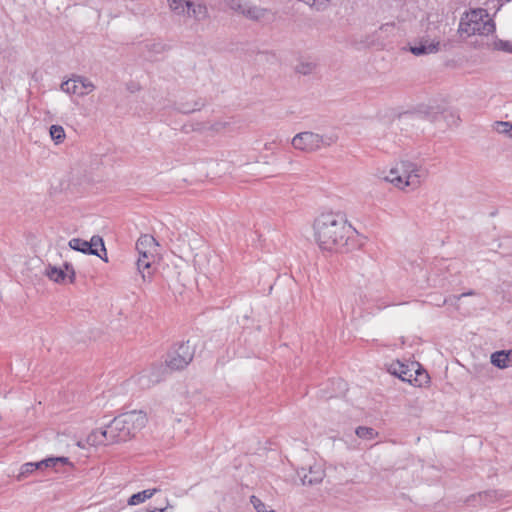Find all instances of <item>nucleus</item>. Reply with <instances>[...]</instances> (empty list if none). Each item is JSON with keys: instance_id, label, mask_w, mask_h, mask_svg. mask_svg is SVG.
<instances>
[{"instance_id": "obj_23", "label": "nucleus", "mask_w": 512, "mask_h": 512, "mask_svg": "<svg viewBox=\"0 0 512 512\" xmlns=\"http://www.w3.org/2000/svg\"><path fill=\"white\" fill-rule=\"evenodd\" d=\"M73 81L78 82L84 92L90 93L95 89V85L87 78L80 75H73Z\"/></svg>"}, {"instance_id": "obj_16", "label": "nucleus", "mask_w": 512, "mask_h": 512, "mask_svg": "<svg viewBox=\"0 0 512 512\" xmlns=\"http://www.w3.org/2000/svg\"><path fill=\"white\" fill-rule=\"evenodd\" d=\"M46 275L50 280L56 283L63 282L67 277V274L63 269L57 268L55 266H48L46 269Z\"/></svg>"}, {"instance_id": "obj_9", "label": "nucleus", "mask_w": 512, "mask_h": 512, "mask_svg": "<svg viewBox=\"0 0 512 512\" xmlns=\"http://www.w3.org/2000/svg\"><path fill=\"white\" fill-rule=\"evenodd\" d=\"M68 246L75 251L82 252L88 255H96L105 262H108V259L104 258L103 255L99 253V250L91 249V244H89V241L83 240L81 238H72L69 240Z\"/></svg>"}, {"instance_id": "obj_35", "label": "nucleus", "mask_w": 512, "mask_h": 512, "mask_svg": "<svg viewBox=\"0 0 512 512\" xmlns=\"http://www.w3.org/2000/svg\"><path fill=\"white\" fill-rule=\"evenodd\" d=\"M144 512H166V508L147 507Z\"/></svg>"}, {"instance_id": "obj_13", "label": "nucleus", "mask_w": 512, "mask_h": 512, "mask_svg": "<svg viewBox=\"0 0 512 512\" xmlns=\"http://www.w3.org/2000/svg\"><path fill=\"white\" fill-rule=\"evenodd\" d=\"M154 261V254L152 253H144L139 254L138 260H137V269L141 273L143 280L146 279V277L151 276V264Z\"/></svg>"}, {"instance_id": "obj_24", "label": "nucleus", "mask_w": 512, "mask_h": 512, "mask_svg": "<svg viewBox=\"0 0 512 512\" xmlns=\"http://www.w3.org/2000/svg\"><path fill=\"white\" fill-rule=\"evenodd\" d=\"M492 48L497 51L512 53V42L507 40L496 39L492 43Z\"/></svg>"}, {"instance_id": "obj_25", "label": "nucleus", "mask_w": 512, "mask_h": 512, "mask_svg": "<svg viewBox=\"0 0 512 512\" xmlns=\"http://www.w3.org/2000/svg\"><path fill=\"white\" fill-rule=\"evenodd\" d=\"M406 366L407 365L397 360L389 365L388 372L399 378L402 377V373H404V369H406Z\"/></svg>"}, {"instance_id": "obj_2", "label": "nucleus", "mask_w": 512, "mask_h": 512, "mask_svg": "<svg viewBox=\"0 0 512 512\" xmlns=\"http://www.w3.org/2000/svg\"><path fill=\"white\" fill-rule=\"evenodd\" d=\"M146 414L143 411H129L116 416L105 428L92 431L87 441L91 445H108L126 442L145 427Z\"/></svg>"}, {"instance_id": "obj_19", "label": "nucleus", "mask_w": 512, "mask_h": 512, "mask_svg": "<svg viewBox=\"0 0 512 512\" xmlns=\"http://www.w3.org/2000/svg\"><path fill=\"white\" fill-rule=\"evenodd\" d=\"M49 134L55 144H61L66 137L65 130L61 125H52Z\"/></svg>"}, {"instance_id": "obj_36", "label": "nucleus", "mask_w": 512, "mask_h": 512, "mask_svg": "<svg viewBox=\"0 0 512 512\" xmlns=\"http://www.w3.org/2000/svg\"><path fill=\"white\" fill-rule=\"evenodd\" d=\"M474 291H469V292H466V293H462L458 298L460 299L461 297H465V296H469V295H474Z\"/></svg>"}, {"instance_id": "obj_32", "label": "nucleus", "mask_w": 512, "mask_h": 512, "mask_svg": "<svg viewBox=\"0 0 512 512\" xmlns=\"http://www.w3.org/2000/svg\"><path fill=\"white\" fill-rule=\"evenodd\" d=\"M33 466L36 470H44L48 469V467H51V464L48 461V458H46L38 462H33Z\"/></svg>"}, {"instance_id": "obj_12", "label": "nucleus", "mask_w": 512, "mask_h": 512, "mask_svg": "<svg viewBox=\"0 0 512 512\" xmlns=\"http://www.w3.org/2000/svg\"><path fill=\"white\" fill-rule=\"evenodd\" d=\"M157 242L151 235H142L136 242V250L138 254L152 253L156 251Z\"/></svg>"}, {"instance_id": "obj_3", "label": "nucleus", "mask_w": 512, "mask_h": 512, "mask_svg": "<svg viewBox=\"0 0 512 512\" xmlns=\"http://www.w3.org/2000/svg\"><path fill=\"white\" fill-rule=\"evenodd\" d=\"M460 30L467 35L488 36L496 30L494 20L489 16L487 9L477 8L467 12L460 21Z\"/></svg>"}, {"instance_id": "obj_14", "label": "nucleus", "mask_w": 512, "mask_h": 512, "mask_svg": "<svg viewBox=\"0 0 512 512\" xmlns=\"http://www.w3.org/2000/svg\"><path fill=\"white\" fill-rule=\"evenodd\" d=\"M185 6L187 8V15L192 16L196 19L205 17L207 9L200 3H195L192 0H185Z\"/></svg>"}, {"instance_id": "obj_31", "label": "nucleus", "mask_w": 512, "mask_h": 512, "mask_svg": "<svg viewBox=\"0 0 512 512\" xmlns=\"http://www.w3.org/2000/svg\"><path fill=\"white\" fill-rule=\"evenodd\" d=\"M64 271L67 274V277L69 278L70 283H73L75 281V270L73 268V265L71 263L65 262L64 263Z\"/></svg>"}, {"instance_id": "obj_38", "label": "nucleus", "mask_w": 512, "mask_h": 512, "mask_svg": "<svg viewBox=\"0 0 512 512\" xmlns=\"http://www.w3.org/2000/svg\"><path fill=\"white\" fill-rule=\"evenodd\" d=\"M339 385H342L343 387H345L346 384L342 380H339Z\"/></svg>"}, {"instance_id": "obj_1", "label": "nucleus", "mask_w": 512, "mask_h": 512, "mask_svg": "<svg viewBox=\"0 0 512 512\" xmlns=\"http://www.w3.org/2000/svg\"><path fill=\"white\" fill-rule=\"evenodd\" d=\"M315 238L322 250L348 253L357 247V231L341 213H323L314 222Z\"/></svg>"}, {"instance_id": "obj_37", "label": "nucleus", "mask_w": 512, "mask_h": 512, "mask_svg": "<svg viewBox=\"0 0 512 512\" xmlns=\"http://www.w3.org/2000/svg\"><path fill=\"white\" fill-rule=\"evenodd\" d=\"M59 467H60V464L55 462V467H48V468L53 469L55 472H60Z\"/></svg>"}, {"instance_id": "obj_29", "label": "nucleus", "mask_w": 512, "mask_h": 512, "mask_svg": "<svg viewBox=\"0 0 512 512\" xmlns=\"http://www.w3.org/2000/svg\"><path fill=\"white\" fill-rule=\"evenodd\" d=\"M48 461L51 464V467H55V462L59 463L60 466H71L73 467V464L70 462L68 457L59 456V457H48Z\"/></svg>"}, {"instance_id": "obj_30", "label": "nucleus", "mask_w": 512, "mask_h": 512, "mask_svg": "<svg viewBox=\"0 0 512 512\" xmlns=\"http://www.w3.org/2000/svg\"><path fill=\"white\" fill-rule=\"evenodd\" d=\"M34 471H36V469L33 466V462L25 463L21 466L18 478L21 479V478L33 473Z\"/></svg>"}, {"instance_id": "obj_20", "label": "nucleus", "mask_w": 512, "mask_h": 512, "mask_svg": "<svg viewBox=\"0 0 512 512\" xmlns=\"http://www.w3.org/2000/svg\"><path fill=\"white\" fill-rule=\"evenodd\" d=\"M204 106H205V101L202 99H199V100L195 101V103L193 105H190L188 103L179 104L178 110L181 113L188 114V113H192L194 111H198Z\"/></svg>"}, {"instance_id": "obj_22", "label": "nucleus", "mask_w": 512, "mask_h": 512, "mask_svg": "<svg viewBox=\"0 0 512 512\" xmlns=\"http://www.w3.org/2000/svg\"><path fill=\"white\" fill-rule=\"evenodd\" d=\"M493 128L500 134L507 135L512 138V123L506 121H496L493 124Z\"/></svg>"}, {"instance_id": "obj_6", "label": "nucleus", "mask_w": 512, "mask_h": 512, "mask_svg": "<svg viewBox=\"0 0 512 512\" xmlns=\"http://www.w3.org/2000/svg\"><path fill=\"white\" fill-rule=\"evenodd\" d=\"M195 348L190 341L181 342L171 348L165 360L166 367L172 371L186 368L193 360Z\"/></svg>"}, {"instance_id": "obj_11", "label": "nucleus", "mask_w": 512, "mask_h": 512, "mask_svg": "<svg viewBox=\"0 0 512 512\" xmlns=\"http://www.w3.org/2000/svg\"><path fill=\"white\" fill-rule=\"evenodd\" d=\"M490 362L499 369H505L512 366V349L500 350L492 353Z\"/></svg>"}, {"instance_id": "obj_33", "label": "nucleus", "mask_w": 512, "mask_h": 512, "mask_svg": "<svg viewBox=\"0 0 512 512\" xmlns=\"http://www.w3.org/2000/svg\"><path fill=\"white\" fill-rule=\"evenodd\" d=\"M416 374H417V377L414 379V381L418 382L419 386L422 385L423 379L425 380V382H427L428 379H429V376H428V374L426 372H420L419 370H417Z\"/></svg>"}, {"instance_id": "obj_27", "label": "nucleus", "mask_w": 512, "mask_h": 512, "mask_svg": "<svg viewBox=\"0 0 512 512\" xmlns=\"http://www.w3.org/2000/svg\"><path fill=\"white\" fill-rule=\"evenodd\" d=\"M89 244H91V249L98 250V247H100L101 251L104 253L103 257L107 258V252H106V248H105L104 241H103L102 237H100L98 235L92 236L89 241Z\"/></svg>"}, {"instance_id": "obj_21", "label": "nucleus", "mask_w": 512, "mask_h": 512, "mask_svg": "<svg viewBox=\"0 0 512 512\" xmlns=\"http://www.w3.org/2000/svg\"><path fill=\"white\" fill-rule=\"evenodd\" d=\"M355 433L359 438L365 440H372L378 435V432H376L373 428L366 426L357 427Z\"/></svg>"}, {"instance_id": "obj_8", "label": "nucleus", "mask_w": 512, "mask_h": 512, "mask_svg": "<svg viewBox=\"0 0 512 512\" xmlns=\"http://www.w3.org/2000/svg\"><path fill=\"white\" fill-rule=\"evenodd\" d=\"M297 476L303 485H315L322 482L325 472L321 465L314 464L308 468L301 467L297 470Z\"/></svg>"}, {"instance_id": "obj_18", "label": "nucleus", "mask_w": 512, "mask_h": 512, "mask_svg": "<svg viewBox=\"0 0 512 512\" xmlns=\"http://www.w3.org/2000/svg\"><path fill=\"white\" fill-rule=\"evenodd\" d=\"M242 14L251 20H259L264 17L265 9L251 6L242 9Z\"/></svg>"}, {"instance_id": "obj_10", "label": "nucleus", "mask_w": 512, "mask_h": 512, "mask_svg": "<svg viewBox=\"0 0 512 512\" xmlns=\"http://www.w3.org/2000/svg\"><path fill=\"white\" fill-rule=\"evenodd\" d=\"M439 41H429L422 39L418 44L410 46V52L416 56L435 53L439 50Z\"/></svg>"}, {"instance_id": "obj_5", "label": "nucleus", "mask_w": 512, "mask_h": 512, "mask_svg": "<svg viewBox=\"0 0 512 512\" xmlns=\"http://www.w3.org/2000/svg\"><path fill=\"white\" fill-rule=\"evenodd\" d=\"M336 141L337 137L334 135H320L311 131H305L296 134L291 143L295 149L314 152L323 147L331 146Z\"/></svg>"}, {"instance_id": "obj_15", "label": "nucleus", "mask_w": 512, "mask_h": 512, "mask_svg": "<svg viewBox=\"0 0 512 512\" xmlns=\"http://www.w3.org/2000/svg\"><path fill=\"white\" fill-rule=\"evenodd\" d=\"M157 491L158 489L153 488L134 493L129 497L127 503L130 506L138 505L150 499Z\"/></svg>"}, {"instance_id": "obj_34", "label": "nucleus", "mask_w": 512, "mask_h": 512, "mask_svg": "<svg viewBox=\"0 0 512 512\" xmlns=\"http://www.w3.org/2000/svg\"><path fill=\"white\" fill-rule=\"evenodd\" d=\"M412 374L410 373V369L408 366H406V369H404V373H402V377H399L402 381H408L409 383H412L411 380Z\"/></svg>"}, {"instance_id": "obj_17", "label": "nucleus", "mask_w": 512, "mask_h": 512, "mask_svg": "<svg viewBox=\"0 0 512 512\" xmlns=\"http://www.w3.org/2000/svg\"><path fill=\"white\" fill-rule=\"evenodd\" d=\"M61 90L68 94H78L80 96H84L87 94V92L79 90L78 82H74L73 77L67 81H64L61 84Z\"/></svg>"}, {"instance_id": "obj_28", "label": "nucleus", "mask_w": 512, "mask_h": 512, "mask_svg": "<svg viewBox=\"0 0 512 512\" xmlns=\"http://www.w3.org/2000/svg\"><path fill=\"white\" fill-rule=\"evenodd\" d=\"M169 7L172 11L181 14L185 12L184 4L185 0H168Z\"/></svg>"}, {"instance_id": "obj_26", "label": "nucleus", "mask_w": 512, "mask_h": 512, "mask_svg": "<svg viewBox=\"0 0 512 512\" xmlns=\"http://www.w3.org/2000/svg\"><path fill=\"white\" fill-rule=\"evenodd\" d=\"M314 69L315 64L312 62H301L295 68L296 72L302 75H309L314 71Z\"/></svg>"}, {"instance_id": "obj_7", "label": "nucleus", "mask_w": 512, "mask_h": 512, "mask_svg": "<svg viewBox=\"0 0 512 512\" xmlns=\"http://www.w3.org/2000/svg\"><path fill=\"white\" fill-rule=\"evenodd\" d=\"M165 368L162 365H153L143 370L137 377V384L141 389H149L164 378Z\"/></svg>"}, {"instance_id": "obj_4", "label": "nucleus", "mask_w": 512, "mask_h": 512, "mask_svg": "<svg viewBox=\"0 0 512 512\" xmlns=\"http://www.w3.org/2000/svg\"><path fill=\"white\" fill-rule=\"evenodd\" d=\"M423 177L424 171L419 169L416 164L403 161L399 167L390 170L386 179L398 188L407 186L416 188L420 185Z\"/></svg>"}]
</instances>
